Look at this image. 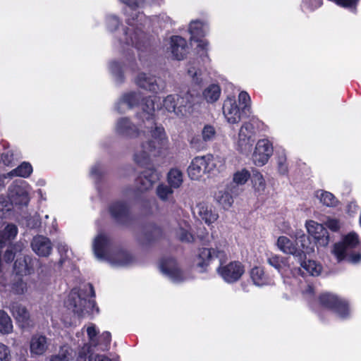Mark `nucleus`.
Wrapping results in <instances>:
<instances>
[{"instance_id":"nucleus-1","label":"nucleus","mask_w":361,"mask_h":361,"mask_svg":"<svg viewBox=\"0 0 361 361\" xmlns=\"http://www.w3.org/2000/svg\"><path fill=\"white\" fill-rule=\"evenodd\" d=\"M161 109V102L158 97H149L142 104V111L138 116L148 130L149 137L142 142L134 152L133 159L140 166L147 165L152 156H159L163 150L167 149L169 140L165 130L155 123V113Z\"/></svg>"},{"instance_id":"nucleus-2","label":"nucleus","mask_w":361,"mask_h":361,"mask_svg":"<svg viewBox=\"0 0 361 361\" xmlns=\"http://www.w3.org/2000/svg\"><path fill=\"white\" fill-rule=\"evenodd\" d=\"M214 257L219 259V266L216 269V271L225 282L235 283L245 273V267L240 262L233 261L226 264L228 260L226 253L217 248L203 247L200 249L195 260L196 267L200 269V271L203 272L206 271V268Z\"/></svg>"},{"instance_id":"nucleus-3","label":"nucleus","mask_w":361,"mask_h":361,"mask_svg":"<svg viewBox=\"0 0 361 361\" xmlns=\"http://www.w3.org/2000/svg\"><path fill=\"white\" fill-rule=\"evenodd\" d=\"M93 250L97 258L108 261L113 267H120L130 264L133 257L126 251H114L109 238L99 233L93 241Z\"/></svg>"},{"instance_id":"nucleus-4","label":"nucleus","mask_w":361,"mask_h":361,"mask_svg":"<svg viewBox=\"0 0 361 361\" xmlns=\"http://www.w3.org/2000/svg\"><path fill=\"white\" fill-rule=\"evenodd\" d=\"M224 160L219 156L207 154L195 157L188 168V176L192 180H200L204 174L223 169Z\"/></svg>"},{"instance_id":"nucleus-5","label":"nucleus","mask_w":361,"mask_h":361,"mask_svg":"<svg viewBox=\"0 0 361 361\" xmlns=\"http://www.w3.org/2000/svg\"><path fill=\"white\" fill-rule=\"evenodd\" d=\"M240 108L233 97H228L223 104V114L229 123L235 124L241 120L242 114L249 113L251 109V99L246 92H241L238 95Z\"/></svg>"},{"instance_id":"nucleus-6","label":"nucleus","mask_w":361,"mask_h":361,"mask_svg":"<svg viewBox=\"0 0 361 361\" xmlns=\"http://www.w3.org/2000/svg\"><path fill=\"white\" fill-rule=\"evenodd\" d=\"M258 121L252 118L244 122L240 126L235 142L236 149L242 154L250 153L256 140V129Z\"/></svg>"},{"instance_id":"nucleus-7","label":"nucleus","mask_w":361,"mask_h":361,"mask_svg":"<svg viewBox=\"0 0 361 361\" xmlns=\"http://www.w3.org/2000/svg\"><path fill=\"white\" fill-rule=\"evenodd\" d=\"M359 244L358 235L354 232L346 235L341 243H336L334 246L332 253L335 255L338 262L348 257V260L353 264L361 261V255L359 253L349 255L350 250Z\"/></svg>"},{"instance_id":"nucleus-8","label":"nucleus","mask_w":361,"mask_h":361,"mask_svg":"<svg viewBox=\"0 0 361 361\" xmlns=\"http://www.w3.org/2000/svg\"><path fill=\"white\" fill-rule=\"evenodd\" d=\"M193 100L192 95L188 92L183 95L169 94L163 99L161 108L164 107L168 112H173L178 116H183L188 112Z\"/></svg>"},{"instance_id":"nucleus-9","label":"nucleus","mask_w":361,"mask_h":361,"mask_svg":"<svg viewBox=\"0 0 361 361\" xmlns=\"http://www.w3.org/2000/svg\"><path fill=\"white\" fill-rule=\"evenodd\" d=\"M31 187L23 180L16 181L9 187L8 198L11 204L27 205L30 201Z\"/></svg>"},{"instance_id":"nucleus-10","label":"nucleus","mask_w":361,"mask_h":361,"mask_svg":"<svg viewBox=\"0 0 361 361\" xmlns=\"http://www.w3.org/2000/svg\"><path fill=\"white\" fill-rule=\"evenodd\" d=\"M86 333L89 340V344L84 346L98 348L102 351L108 350L111 340V335L109 331H104L99 335V331L94 324H89L86 328Z\"/></svg>"},{"instance_id":"nucleus-11","label":"nucleus","mask_w":361,"mask_h":361,"mask_svg":"<svg viewBox=\"0 0 361 361\" xmlns=\"http://www.w3.org/2000/svg\"><path fill=\"white\" fill-rule=\"evenodd\" d=\"M319 301L324 307L334 310L341 319H345L350 314L348 303L338 299L334 295L330 293L322 294L319 298Z\"/></svg>"},{"instance_id":"nucleus-12","label":"nucleus","mask_w":361,"mask_h":361,"mask_svg":"<svg viewBox=\"0 0 361 361\" xmlns=\"http://www.w3.org/2000/svg\"><path fill=\"white\" fill-rule=\"evenodd\" d=\"M68 307L79 317H83L90 313L89 308L94 307V301L83 298L82 294L74 289L69 295Z\"/></svg>"},{"instance_id":"nucleus-13","label":"nucleus","mask_w":361,"mask_h":361,"mask_svg":"<svg viewBox=\"0 0 361 361\" xmlns=\"http://www.w3.org/2000/svg\"><path fill=\"white\" fill-rule=\"evenodd\" d=\"M207 31V25L202 21L193 20L190 24L189 32L190 34V39L197 42V48L203 51L202 54L204 55L205 57L207 56V51L209 43L207 40L200 39V38L204 37Z\"/></svg>"},{"instance_id":"nucleus-14","label":"nucleus","mask_w":361,"mask_h":361,"mask_svg":"<svg viewBox=\"0 0 361 361\" xmlns=\"http://www.w3.org/2000/svg\"><path fill=\"white\" fill-rule=\"evenodd\" d=\"M159 268L162 274L173 283H179L186 279L173 258L163 259L160 263Z\"/></svg>"},{"instance_id":"nucleus-15","label":"nucleus","mask_w":361,"mask_h":361,"mask_svg":"<svg viewBox=\"0 0 361 361\" xmlns=\"http://www.w3.org/2000/svg\"><path fill=\"white\" fill-rule=\"evenodd\" d=\"M267 262L269 265L274 267L282 277L288 276L289 274H295L299 270H293L289 262L288 257H284L276 254H270L267 257Z\"/></svg>"},{"instance_id":"nucleus-16","label":"nucleus","mask_w":361,"mask_h":361,"mask_svg":"<svg viewBox=\"0 0 361 361\" xmlns=\"http://www.w3.org/2000/svg\"><path fill=\"white\" fill-rule=\"evenodd\" d=\"M273 153V147L267 140H260L257 142L252 154V159L255 165L264 166Z\"/></svg>"},{"instance_id":"nucleus-17","label":"nucleus","mask_w":361,"mask_h":361,"mask_svg":"<svg viewBox=\"0 0 361 361\" xmlns=\"http://www.w3.org/2000/svg\"><path fill=\"white\" fill-rule=\"evenodd\" d=\"M45 336L37 334L30 341V353L32 357H40L48 351L50 342Z\"/></svg>"},{"instance_id":"nucleus-18","label":"nucleus","mask_w":361,"mask_h":361,"mask_svg":"<svg viewBox=\"0 0 361 361\" xmlns=\"http://www.w3.org/2000/svg\"><path fill=\"white\" fill-rule=\"evenodd\" d=\"M305 226L310 235H311L320 246H326L329 243L328 232L322 224L313 220L306 222Z\"/></svg>"},{"instance_id":"nucleus-19","label":"nucleus","mask_w":361,"mask_h":361,"mask_svg":"<svg viewBox=\"0 0 361 361\" xmlns=\"http://www.w3.org/2000/svg\"><path fill=\"white\" fill-rule=\"evenodd\" d=\"M31 247L39 257H47L52 252L53 245L49 238L38 235L32 238Z\"/></svg>"},{"instance_id":"nucleus-20","label":"nucleus","mask_w":361,"mask_h":361,"mask_svg":"<svg viewBox=\"0 0 361 361\" xmlns=\"http://www.w3.org/2000/svg\"><path fill=\"white\" fill-rule=\"evenodd\" d=\"M238 188L233 184L228 185L225 190H220L214 195L216 202L224 209H228L233 203V197L231 194L237 195Z\"/></svg>"},{"instance_id":"nucleus-21","label":"nucleus","mask_w":361,"mask_h":361,"mask_svg":"<svg viewBox=\"0 0 361 361\" xmlns=\"http://www.w3.org/2000/svg\"><path fill=\"white\" fill-rule=\"evenodd\" d=\"M141 97V94L139 92H130L124 94L116 104V111L121 114L125 113L126 110L137 105Z\"/></svg>"},{"instance_id":"nucleus-22","label":"nucleus","mask_w":361,"mask_h":361,"mask_svg":"<svg viewBox=\"0 0 361 361\" xmlns=\"http://www.w3.org/2000/svg\"><path fill=\"white\" fill-rule=\"evenodd\" d=\"M135 84L140 87L152 92H157L163 89L156 78L146 73H140L135 79Z\"/></svg>"},{"instance_id":"nucleus-23","label":"nucleus","mask_w":361,"mask_h":361,"mask_svg":"<svg viewBox=\"0 0 361 361\" xmlns=\"http://www.w3.org/2000/svg\"><path fill=\"white\" fill-rule=\"evenodd\" d=\"M159 179V173L154 169H148L143 171L137 180L138 190L146 191L153 186Z\"/></svg>"},{"instance_id":"nucleus-24","label":"nucleus","mask_w":361,"mask_h":361,"mask_svg":"<svg viewBox=\"0 0 361 361\" xmlns=\"http://www.w3.org/2000/svg\"><path fill=\"white\" fill-rule=\"evenodd\" d=\"M115 131L117 134L129 137L140 136L137 128L127 118L118 119L115 126Z\"/></svg>"},{"instance_id":"nucleus-25","label":"nucleus","mask_w":361,"mask_h":361,"mask_svg":"<svg viewBox=\"0 0 361 361\" xmlns=\"http://www.w3.org/2000/svg\"><path fill=\"white\" fill-rule=\"evenodd\" d=\"M172 56L177 60H182L188 53V45L185 39L180 36H172L170 39L169 47Z\"/></svg>"},{"instance_id":"nucleus-26","label":"nucleus","mask_w":361,"mask_h":361,"mask_svg":"<svg viewBox=\"0 0 361 361\" xmlns=\"http://www.w3.org/2000/svg\"><path fill=\"white\" fill-rule=\"evenodd\" d=\"M9 309L21 326L25 327L30 325V313L25 307L19 303L13 302L10 305Z\"/></svg>"},{"instance_id":"nucleus-27","label":"nucleus","mask_w":361,"mask_h":361,"mask_svg":"<svg viewBox=\"0 0 361 361\" xmlns=\"http://www.w3.org/2000/svg\"><path fill=\"white\" fill-rule=\"evenodd\" d=\"M278 249L287 255H299L300 252L298 250L295 245L288 237L282 235L279 237L276 241Z\"/></svg>"},{"instance_id":"nucleus-28","label":"nucleus","mask_w":361,"mask_h":361,"mask_svg":"<svg viewBox=\"0 0 361 361\" xmlns=\"http://www.w3.org/2000/svg\"><path fill=\"white\" fill-rule=\"evenodd\" d=\"M196 209L200 216L205 221L206 224H210L218 219L217 213L212 209V207L204 202L199 203Z\"/></svg>"},{"instance_id":"nucleus-29","label":"nucleus","mask_w":361,"mask_h":361,"mask_svg":"<svg viewBox=\"0 0 361 361\" xmlns=\"http://www.w3.org/2000/svg\"><path fill=\"white\" fill-rule=\"evenodd\" d=\"M250 275L253 283L255 286H263L271 284V281L267 276L264 269L262 267H253L250 270Z\"/></svg>"},{"instance_id":"nucleus-30","label":"nucleus","mask_w":361,"mask_h":361,"mask_svg":"<svg viewBox=\"0 0 361 361\" xmlns=\"http://www.w3.org/2000/svg\"><path fill=\"white\" fill-rule=\"evenodd\" d=\"M314 197L319 200L320 203L327 207H335L338 204V200L331 192L324 190H316Z\"/></svg>"},{"instance_id":"nucleus-31","label":"nucleus","mask_w":361,"mask_h":361,"mask_svg":"<svg viewBox=\"0 0 361 361\" xmlns=\"http://www.w3.org/2000/svg\"><path fill=\"white\" fill-rule=\"evenodd\" d=\"M169 185L173 189L179 188L183 182V174L182 171L176 168L171 169L167 174Z\"/></svg>"},{"instance_id":"nucleus-32","label":"nucleus","mask_w":361,"mask_h":361,"mask_svg":"<svg viewBox=\"0 0 361 361\" xmlns=\"http://www.w3.org/2000/svg\"><path fill=\"white\" fill-rule=\"evenodd\" d=\"M173 189L171 186L161 183L157 187L156 194L161 201L169 202L173 204L175 203V200L173 196Z\"/></svg>"},{"instance_id":"nucleus-33","label":"nucleus","mask_w":361,"mask_h":361,"mask_svg":"<svg viewBox=\"0 0 361 361\" xmlns=\"http://www.w3.org/2000/svg\"><path fill=\"white\" fill-rule=\"evenodd\" d=\"M32 172V166L28 162H23L20 166L6 173L8 178L18 176L27 178Z\"/></svg>"},{"instance_id":"nucleus-34","label":"nucleus","mask_w":361,"mask_h":361,"mask_svg":"<svg viewBox=\"0 0 361 361\" xmlns=\"http://www.w3.org/2000/svg\"><path fill=\"white\" fill-rule=\"evenodd\" d=\"M176 235L182 242L190 243L194 240L193 235L190 233V225L185 221L178 225L176 231Z\"/></svg>"},{"instance_id":"nucleus-35","label":"nucleus","mask_w":361,"mask_h":361,"mask_svg":"<svg viewBox=\"0 0 361 361\" xmlns=\"http://www.w3.org/2000/svg\"><path fill=\"white\" fill-rule=\"evenodd\" d=\"M12 320L8 314L4 310H0V333L9 334L13 331Z\"/></svg>"},{"instance_id":"nucleus-36","label":"nucleus","mask_w":361,"mask_h":361,"mask_svg":"<svg viewBox=\"0 0 361 361\" xmlns=\"http://www.w3.org/2000/svg\"><path fill=\"white\" fill-rule=\"evenodd\" d=\"M221 89L219 85L212 84L208 86L203 92V96L207 102L213 103L219 99Z\"/></svg>"},{"instance_id":"nucleus-37","label":"nucleus","mask_w":361,"mask_h":361,"mask_svg":"<svg viewBox=\"0 0 361 361\" xmlns=\"http://www.w3.org/2000/svg\"><path fill=\"white\" fill-rule=\"evenodd\" d=\"M110 212L114 218L118 221H121L128 214V207L126 204L116 202L110 207Z\"/></svg>"},{"instance_id":"nucleus-38","label":"nucleus","mask_w":361,"mask_h":361,"mask_svg":"<svg viewBox=\"0 0 361 361\" xmlns=\"http://www.w3.org/2000/svg\"><path fill=\"white\" fill-rule=\"evenodd\" d=\"M18 233V228L14 224H8L3 231H0V245L13 239Z\"/></svg>"},{"instance_id":"nucleus-39","label":"nucleus","mask_w":361,"mask_h":361,"mask_svg":"<svg viewBox=\"0 0 361 361\" xmlns=\"http://www.w3.org/2000/svg\"><path fill=\"white\" fill-rule=\"evenodd\" d=\"M252 183L256 192L263 194L266 189V183L263 176L258 171L253 173L252 176Z\"/></svg>"},{"instance_id":"nucleus-40","label":"nucleus","mask_w":361,"mask_h":361,"mask_svg":"<svg viewBox=\"0 0 361 361\" xmlns=\"http://www.w3.org/2000/svg\"><path fill=\"white\" fill-rule=\"evenodd\" d=\"M72 358V349L68 345H63L58 354L51 356L50 361H69Z\"/></svg>"},{"instance_id":"nucleus-41","label":"nucleus","mask_w":361,"mask_h":361,"mask_svg":"<svg viewBox=\"0 0 361 361\" xmlns=\"http://www.w3.org/2000/svg\"><path fill=\"white\" fill-rule=\"evenodd\" d=\"M301 267L305 269L307 273L311 276H317L321 272L322 267L319 264H317L315 261L307 260L301 262Z\"/></svg>"},{"instance_id":"nucleus-42","label":"nucleus","mask_w":361,"mask_h":361,"mask_svg":"<svg viewBox=\"0 0 361 361\" xmlns=\"http://www.w3.org/2000/svg\"><path fill=\"white\" fill-rule=\"evenodd\" d=\"M250 178V172L246 169L238 171L233 174V181L236 185H244Z\"/></svg>"},{"instance_id":"nucleus-43","label":"nucleus","mask_w":361,"mask_h":361,"mask_svg":"<svg viewBox=\"0 0 361 361\" xmlns=\"http://www.w3.org/2000/svg\"><path fill=\"white\" fill-rule=\"evenodd\" d=\"M216 135L215 128L211 125H205L202 130V138L204 142L212 141Z\"/></svg>"},{"instance_id":"nucleus-44","label":"nucleus","mask_w":361,"mask_h":361,"mask_svg":"<svg viewBox=\"0 0 361 361\" xmlns=\"http://www.w3.org/2000/svg\"><path fill=\"white\" fill-rule=\"evenodd\" d=\"M77 361H95V354L90 353L89 347L83 346L79 352Z\"/></svg>"},{"instance_id":"nucleus-45","label":"nucleus","mask_w":361,"mask_h":361,"mask_svg":"<svg viewBox=\"0 0 361 361\" xmlns=\"http://www.w3.org/2000/svg\"><path fill=\"white\" fill-rule=\"evenodd\" d=\"M13 154L11 151L2 153L0 156V169L3 166H13Z\"/></svg>"},{"instance_id":"nucleus-46","label":"nucleus","mask_w":361,"mask_h":361,"mask_svg":"<svg viewBox=\"0 0 361 361\" xmlns=\"http://www.w3.org/2000/svg\"><path fill=\"white\" fill-rule=\"evenodd\" d=\"M11 210V204L2 196H0V223L6 217Z\"/></svg>"},{"instance_id":"nucleus-47","label":"nucleus","mask_w":361,"mask_h":361,"mask_svg":"<svg viewBox=\"0 0 361 361\" xmlns=\"http://www.w3.org/2000/svg\"><path fill=\"white\" fill-rule=\"evenodd\" d=\"M110 70L118 82L123 81L122 67L118 62L114 61L110 64Z\"/></svg>"},{"instance_id":"nucleus-48","label":"nucleus","mask_w":361,"mask_h":361,"mask_svg":"<svg viewBox=\"0 0 361 361\" xmlns=\"http://www.w3.org/2000/svg\"><path fill=\"white\" fill-rule=\"evenodd\" d=\"M12 358L9 347L0 343V361H11Z\"/></svg>"},{"instance_id":"nucleus-49","label":"nucleus","mask_w":361,"mask_h":361,"mask_svg":"<svg viewBox=\"0 0 361 361\" xmlns=\"http://www.w3.org/2000/svg\"><path fill=\"white\" fill-rule=\"evenodd\" d=\"M14 269L18 274H26L27 272V265L25 259H17L14 263Z\"/></svg>"},{"instance_id":"nucleus-50","label":"nucleus","mask_w":361,"mask_h":361,"mask_svg":"<svg viewBox=\"0 0 361 361\" xmlns=\"http://www.w3.org/2000/svg\"><path fill=\"white\" fill-rule=\"evenodd\" d=\"M13 289L17 294H23L27 291V283L21 279L18 280L13 284Z\"/></svg>"},{"instance_id":"nucleus-51","label":"nucleus","mask_w":361,"mask_h":361,"mask_svg":"<svg viewBox=\"0 0 361 361\" xmlns=\"http://www.w3.org/2000/svg\"><path fill=\"white\" fill-rule=\"evenodd\" d=\"M120 24L119 20L115 16H109L106 18V25L109 30H114Z\"/></svg>"},{"instance_id":"nucleus-52","label":"nucleus","mask_w":361,"mask_h":361,"mask_svg":"<svg viewBox=\"0 0 361 361\" xmlns=\"http://www.w3.org/2000/svg\"><path fill=\"white\" fill-rule=\"evenodd\" d=\"M325 225L331 231H336L340 228V223L337 219L328 218Z\"/></svg>"},{"instance_id":"nucleus-53","label":"nucleus","mask_w":361,"mask_h":361,"mask_svg":"<svg viewBox=\"0 0 361 361\" xmlns=\"http://www.w3.org/2000/svg\"><path fill=\"white\" fill-rule=\"evenodd\" d=\"M188 74L191 77L195 83H200L201 80L199 79L198 75L200 74V71L195 67H190L188 69Z\"/></svg>"},{"instance_id":"nucleus-54","label":"nucleus","mask_w":361,"mask_h":361,"mask_svg":"<svg viewBox=\"0 0 361 361\" xmlns=\"http://www.w3.org/2000/svg\"><path fill=\"white\" fill-rule=\"evenodd\" d=\"M300 239V242L301 243V246L304 249V252L305 253H310L313 251L312 248H308L307 247H305V243L309 242V238L307 236H306L305 234H302L300 236L298 237Z\"/></svg>"},{"instance_id":"nucleus-55","label":"nucleus","mask_w":361,"mask_h":361,"mask_svg":"<svg viewBox=\"0 0 361 361\" xmlns=\"http://www.w3.org/2000/svg\"><path fill=\"white\" fill-rule=\"evenodd\" d=\"M102 168L101 165H99V164H97V165H94V166H92L91 171H90V174H91L92 177H93L94 178H96V179L98 178L102 175Z\"/></svg>"},{"instance_id":"nucleus-56","label":"nucleus","mask_w":361,"mask_h":361,"mask_svg":"<svg viewBox=\"0 0 361 361\" xmlns=\"http://www.w3.org/2000/svg\"><path fill=\"white\" fill-rule=\"evenodd\" d=\"M279 171L281 174H285L288 171V166L285 158H281L279 161Z\"/></svg>"},{"instance_id":"nucleus-57","label":"nucleus","mask_w":361,"mask_h":361,"mask_svg":"<svg viewBox=\"0 0 361 361\" xmlns=\"http://www.w3.org/2000/svg\"><path fill=\"white\" fill-rule=\"evenodd\" d=\"M16 256V253L13 252V249H8L4 256V259L6 262H10L13 261Z\"/></svg>"},{"instance_id":"nucleus-58","label":"nucleus","mask_w":361,"mask_h":361,"mask_svg":"<svg viewBox=\"0 0 361 361\" xmlns=\"http://www.w3.org/2000/svg\"><path fill=\"white\" fill-rule=\"evenodd\" d=\"M28 225L32 228L41 226V223L39 221L38 216H35L33 217V220H29Z\"/></svg>"},{"instance_id":"nucleus-59","label":"nucleus","mask_w":361,"mask_h":361,"mask_svg":"<svg viewBox=\"0 0 361 361\" xmlns=\"http://www.w3.org/2000/svg\"><path fill=\"white\" fill-rule=\"evenodd\" d=\"M25 247V245L23 243L18 242L13 245L11 249H13V252L16 254L17 252H20Z\"/></svg>"},{"instance_id":"nucleus-60","label":"nucleus","mask_w":361,"mask_h":361,"mask_svg":"<svg viewBox=\"0 0 361 361\" xmlns=\"http://www.w3.org/2000/svg\"><path fill=\"white\" fill-rule=\"evenodd\" d=\"M57 249L60 253H66L68 252V245L63 242H59Z\"/></svg>"},{"instance_id":"nucleus-61","label":"nucleus","mask_w":361,"mask_h":361,"mask_svg":"<svg viewBox=\"0 0 361 361\" xmlns=\"http://www.w3.org/2000/svg\"><path fill=\"white\" fill-rule=\"evenodd\" d=\"M358 210V207L355 202H350L348 205V212L350 214H353Z\"/></svg>"},{"instance_id":"nucleus-62","label":"nucleus","mask_w":361,"mask_h":361,"mask_svg":"<svg viewBox=\"0 0 361 361\" xmlns=\"http://www.w3.org/2000/svg\"><path fill=\"white\" fill-rule=\"evenodd\" d=\"M56 221L55 219H52L51 225H48L47 223H44V230L48 227L49 231L50 233H51L53 231H56Z\"/></svg>"},{"instance_id":"nucleus-63","label":"nucleus","mask_w":361,"mask_h":361,"mask_svg":"<svg viewBox=\"0 0 361 361\" xmlns=\"http://www.w3.org/2000/svg\"><path fill=\"white\" fill-rule=\"evenodd\" d=\"M190 144L192 145L193 147L195 148H200L202 147V142L201 141L196 137H192L190 140Z\"/></svg>"},{"instance_id":"nucleus-64","label":"nucleus","mask_w":361,"mask_h":361,"mask_svg":"<svg viewBox=\"0 0 361 361\" xmlns=\"http://www.w3.org/2000/svg\"><path fill=\"white\" fill-rule=\"evenodd\" d=\"M95 361H111V360L105 355L95 354Z\"/></svg>"}]
</instances>
